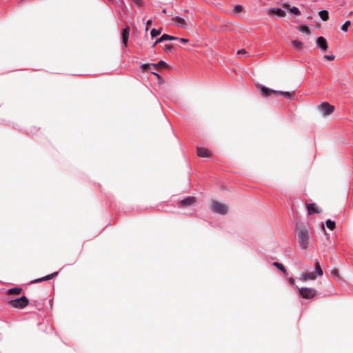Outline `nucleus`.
I'll use <instances>...</instances> for the list:
<instances>
[{
  "instance_id": "nucleus-5",
  "label": "nucleus",
  "mask_w": 353,
  "mask_h": 353,
  "mask_svg": "<svg viewBox=\"0 0 353 353\" xmlns=\"http://www.w3.org/2000/svg\"><path fill=\"white\" fill-rule=\"evenodd\" d=\"M300 295L304 299H312L315 296L316 292L314 288H301L299 289Z\"/></svg>"
},
{
  "instance_id": "nucleus-14",
  "label": "nucleus",
  "mask_w": 353,
  "mask_h": 353,
  "mask_svg": "<svg viewBox=\"0 0 353 353\" xmlns=\"http://www.w3.org/2000/svg\"><path fill=\"white\" fill-rule=\"evenodd\" d=\"M172 21H175L176 23H177L179 26H180L183 28L187 27V23H186L185 19L183 18H181L179 17H175L172 18Z\"/></svg>"
},
{
  "instance_id": "nucleus-13",
  "label": "nucleus",
  "mask_w": 353,
  "mask_h": 353,
  "mask_svg": "<svg viewBox=\"0 0 353 353\" xmlns=\"http://www.w3.org/2000/svg\"><path fill=\"white\" fill-rule=\"evenodd\" d=\"M307 211L309 214L313 213H320L321 211L318 209L315 203H310L307 205Z\"/></svg>"
},
{
  "instance_id": "nucleus-27",
  "label": "nucleus",
  "mask_w": 353,
  "mask_h": 353,
  "mask_svg": "<svg viewBox=\"0 0 353 353\" xmlns=\"http://www.w3.org/2000/svg\"><path fill=\"white\" fill-rule=\"evenodd\" d=\"M161 37H162L163 41H166V40H177L178 39L177 37H173V36H170V35H168L167 34H165L162 35Z\"/></svg>"
},
{
  "instance_id": "nucleus-29",
  "label": "nucleus",
  "mask_w": 353,
  "mask_h": 353,
  "mask_svg": "<svg viewBox=\"0 0 353 353\" xmlns=\"http://www.w3.org/2000/svg\"><path fill=\"white\" fill-rule=\"evenodd\" d=\"M351 23L350 21H345V23L342 26L341 30L343 31H347L349 26H350Z\"/></svg>"
},
{
  "instance_id": "nucleus-36",
  "label": "nucleus",
  "mask_w": 353,
  "mask_h": 353,
  "mask_svg": "<svg viewBox=\"0 0 353 353\" xmlns=\"http://www.w3.org/2000/svg\"><path fill=\"white\" fill-rule=\"evenodd\" d=\"M152 24V21L148 20L146 23L145 31H148L149 29V26Z\"/></svg>"
},
{
  "instance_id": "nucleus-39",
  "label": "nucleus",
  "mask_w": 353,
  "mask_h": 353,
  "mask_svg": "<svg viewBox=\"0 0 353 353\" xmlns=\"http://www.w3.org/2000/svg\"><path fill=\"white\" fill-rule=\"evenodd\" d=\"M289 282H290V284L294 285V284L295 281H294V279L293 278H290V279H289Z\"/></svg>"
},
{
  "instance_id": "nucleus-38",
  "label": "nucleus",
  "mask_w": 353,
  "mask_h": 353,
  "mask_svg": "<svg viewBox=\"0 0 353 353\" xmlns=\"http://www.w3.org/2000/svg\"><path fill=\"white\" fill-rule=\"evenodd\" d=\"M150 66V65L149 64H144L142 65V68L143 70H148V69H149Z\"/></svg>"
},
{
  "instance_id": "nucleus-6",
  "label": "nucleus",
  "mask_w": 353,
  "mask_h": 353,
  "mask_svg": "<svg viewBox=\"0 0 353 353\" xmlns=\"http://www.w3.org/2000/svg\"><path fill=\"white\" fill-rule=\"evenodd\" d=\"M319 108L325 116L331 114L334 110V107L327 102L321 103Z\"/></svg>"
},
{
  "instance_id": "nucleus-40",
  "label": "nucleus",
  "mask_w": 353,
  "mask_h": 353,
  "mask_svg": "<svg viewBox=\"0 0 353 353\" xmlns=\"http://www.w3.org/2000/svg\"><path fill=\"white\" fill-rule=\"evenodd\" d=\"M154 75H156L159 79L160 78V76L156 73V72H152Z\"/></svg>"
},
{
  "instance_id": "nucleus-2",
  "label": "nucleus",
  "mask_w": 353,
  "mask_h": 353,
  "mask_svg": "<svg viewBox=\"0 0 353 353\" xmlns=\"http://www.w3.org/2000/svg\"><path fill=\"white\" fill-rule=\"evenodd\" d=\"M257 87L260 90V92L263 97H268V96L270 95L271 94H279L286 98L290 99L293 96L292 92L276 91L274 90H272L268 88H266L263 85H259Z\"/></svg>"
},
{
  "instance_id": "nucleus-9",
  "label": "nucleus",
  "mask_w": 353,
  "mask_h": 353,
  "mask_svg": "<svg viewBox=\"0 0 353 353\" xmlns=\"http://www.w3.org/2000/svg\"><path fill=\"white\" fill-rule=\"evenodd\" d=\"M196 199L194 196H188L180 201V205L181 207H187L193 205L196 202Z\"/></svg>"
},
{
  "instance_id": "nucleus-23",
  "label": "nucleus",
  "mask_w": 353,
  "mask_h": 353,
  "mask_svg": "<svg viewBox=\"0 0 353 353\" xmlns=\"http://www.w3.org/2000/svg\"><path fill=\"white\" fill-rule=\"evenodd\" d=\"M273 265L279 269L281 271H282L283 273H286V269L283 266V264L279 263V262H274Z\"/></svg>"
},
{
  "instance_id": "nucleus-15",
  "label": "nucleus",
  "mask_w": 353,
  "mask_h": 353,
  "mask_svg": "<svg viewBox=\"0 0 353 353\" xmlns=\"http://www.w3.org/2000/svg\"><path fill=\"white\" fill-rule=\"evenodd\" d=\"M316 279V275L313 272H307L303 274L301 280L303 281H306L307 280H314Z\"/></svg>"
},
{
  "instance_id": "nucleus-34",
  "label": "nucleus",
  "mask_w": 353,
  "mask_h": 353,
  "mask_svg": "<svg viewBox=\"0 0 353 353\" xmlns=\"http://www.w3.org/2000/svg\"><path fill=\"white\" fill-rule=\"evenodd\" d=\"M247 53V51H245L244 49H241L237 51L238 54H245Z\"/></svg>"
},
{
  "instance_id": "nucleus-16",
  "label": "nucleus",
  "mask_w": 353,
  "mask_h": 353,
  "mask_svg": "<svg viewBox=\"0 0 353 353\" xmlns=\"http://www.w3.org/2000/svg\"><path fill=\"white\" fill-rule=\"evenodd\" d=\"M292 44V47L297 50H301L303 48V44L298 40H293Z\"/></svg>"
},
{
  "instance_id": "nucleus-33",
  "label": "nucleus",
  "mask_w": 353,
  "mask_h": 353,
  "mask_svg": "<svg viewBox=\"0 0 353 353\" xmlns=\"http://www.w3.org/2000/svg\"><path fill=\"white\" fill-rule=\"evenodd\" d=\"M162 41H163V40L162 37H161L160 38H159L156 40L155 43L153 45V47H155L158 43H159Z\"/></svg>"
},
{
  "instance_id": "nucleus-25",
  "label": "nucleus",
  "mask_w": 353,
  "mask_h": 353,
  "mask_svg": "<svg viewBox=\"0 0 353 353\" xmlns=\"http://www.w3.org/2000/svg\"><path fill=\"white\" fill-rule=\"evenodd\" d=\"M161 32V29H159V30H157L155 28H153L152 30H151V37L152 38H154L155 37L159 35Z\"/></svg>"
},
{
  "instance_id": "nucleus-41",
  "label": "nucleus",
  "mask_w": 353,
  "mask_h": 353,
  "mask_svg": "<svg viewBox=\"0 0 353 353\" xmlns=\"http://www.w3.org/2000/svg\"><path fill=\"white\" fill-rule=\"evenodd\" d=\"M163 13H166V10H165V9H164V10H163Z\"/></svg>"
},
{
  "instance_id": "nucleus-1",
  "label": "nucleus",
  "mask_w": 353,
  "mask_h": 353,
  "mask_svg": "<svg viewBox=\"0 0 353 353\" xmlns=\"http://www.w3.org/2000/svg\"><path fill=\"white\" fill-rule=\"evenodd\" d=\"M296 232L300 248L303 250L308 249L310 244V236L308 230L303 225H296Z\"/></svg>"
},
{
  "instance_id": "nucleus-30",
  "label": "nucleus",
  "mask_w": 353,
  "mask_h": 353,
  "mask_svg": "<svg viewBox=\"0 0 353 353\" xmlns=\"http://www.w3.org/2000/svg\"><path fill=\"white\" fill-rule=\"evenodd\" d=\"M132 1L137 7H141L143 5V0H130Z\"/></svg>"
},
{
  "instance_id": "nucleus-31",
  "label": "nucleus",
  "mask_w": 353,
  "mask_h": 353,
  "mask_svg": "<svg viewBox=\"0 0 353 353\" xmlns=\"http://www.w3.org/2000/svg\"><path fill=\"white\" fill-rule=\"evenodd\" d=\"M323 58H324L325 59L328 60V61H334V59H335V56H334V55H333V54H331V55H325V56L323 57Z\"/></svg>"
},
{
  "instance_id": "nucleus-28",
  "label": "nucleus",
  "mask_w": 353,
  "mask_h": 353,
  "mask_svg": "<svg viewBox=\"0 0 353 353\" xmlns=\"http://www.w3.org/2000/svg\"><path fill=\"white\" fill-rule=\"evenodd\" d=\"M243 8L241 5H236L234 8V11L236 13H240V12H243Z\"/></svg>"
},
{
  "instance_id": "nucleus-7",
  "label": "nucleus",
  "mask_w": 353,
  "mask_h": 353,
  "mask_svg": "<svg viewBox=\"0 0 353 353\" xmlns=\"http://www.w3.org/2000/svg\"><path fill=\"white\" fill-rule=\"evenodd\" d=\"M130 32V28L128 26H126L121 32V39L122 43L124 47L128 46V39Z\"/></svg>"
},
{
  "instance_id": "nucleus-12",
  "label": "nucleus",
  "mask_w": 353,
  "mask_h": 353,
  "mask_svg": "<svg viewBox=\"0 0 353 353\" xmlns=\"http://www.w3.org/2000/svg\"><path fill=\"white\" fill-rule=\"evenodd\" d=\"M197 155L200 157H210L211 152L206 148H197Z\"/></svg>"
},
{
  "instance_id": "nucleus-3",
  "label": "nucleus",
  "mask_w": 353,
  "mask_h": 353,
  "mask_svg": "<svg viewBox=\"0 0 353 353\" xmlns=\"http://www.w3.org/2000/svg\"><path fill=\"white\" fill-rule=\"evenodd\" d=\"M9 305L16 308H24L29 304V300L25 296L9 301Z\"/></svg>"
},
{
  "instance_id": "nucleus-4",
  "label": "nucleus",
  "mask_w": 353,
  "mask_h": 353,
  "mask_svg": "<svg viewBox=\"0 0 353 353\" xmlns=\"http://www.w3.org/2000/svg\"><path fill=\"white\" fill-rule=\"evenodd\" d=\"M211 210L221 214H225L228 211V208L226 205L214 201L212 203Z\"/></svg>"
},
{
  "instance_id": "nucleus-19",
  "label": "nucleus",
  "mask_w": 353,
  "mask_h": 353,
  "mask_svg": "<svg viewBox=\"0 0 353 353\" xmlns=\"http://www.w3.org/2000/svg\"><path fill=\"white\" fill-rule=\"evenodd\" d=\"M319 14L323 21H326L329 19V13L327 10H321L319 12Z\"/></svg>"
},
{
  "instance_id": "nucleus-18",
  "label": "nucleus",
  "mask_w": 353,
  "mask_h": 353,
  "mask_svg": "<svg viewBox=\"0 0 353 353\" xmlns=\"http://www.w3.org/2000/svg\"><path fill=\"white\" fill-rule=\"evenodd\" d=\"M23 292V289L22 288H12V289H10L8 292V294H16V295H19L20 294L21 292Z\"/></svg>"
},
{
  "instance_id": "nucleus-21",
  "label": "nucleus",
  "mask_w": 353,
  "mask_h": 353,
  "mask_svg": "<svg viewBox=\"0 0 353 353\" xmlns=\"http://www.w3.org/2000/svg\"><path fill=\"white\" fill-rule=\"evenodd\" d=\"M315 270H316V275H318V276L323 275V270L321 269V267L319 261H316V263H315Z\"/></svg>"
},
{
  "instance_id": "nucleus-37",
  "label": "nucleus",
  "mask_w": 353,
  "mask_h": 353,
  "mask_svg": "<svg viewBox=\"0 0 353 353\" xmlns=\"http://www.w3.org/2000/svg\"><path fill=\"white\" fill-rule=\"evenodd\" d=\"M177 40H179L180 41H181L183 43H188V39H185V38H178Z\"/></svg>"
},
{
  "instance_id": "nucleus-32",
  "label": "nucleus",
  "mask_w": 353,
  "mask_h": 353,
  "mask_svg": "<svg viewBox=\"0 0 353 353\" xmlns=\"http://www.w3.org/2000/svg\"><path fill=\"white\" fill-rule=\"evenodd\" d=\"M163 50L165 51H171L172 50V46L170 44H165L163 46Z\"/></svg>"
},
{
  "instance_id": "nucleus-20",
  "label": "nucleus",
  "mask_w": 353,
  "mask_h": 353,
  "mask_svg": "<svg viewBox=\"0 0 353 353\" xmlns=\"http://www.w3.org/2000/svg\"><path fill=\"white\" fill-rule=\"evenodd\" d=\"M296 29L298 30H299L300 32L305 33L307 34H310V30L309 28L306 26H297Z\"/></svg>"
},
{
  "instance_id": "nucleus-8",
  "label": "nucleus",
  "mask_w": 353,
  "mask_h": 353,
  "mask_svg": "<svg viewBox=\"0 0 353 353\" xmlns=\"http://www.w3.org/2000/svg\"><path fill=\"white\" fill-rule=\"evenodd\" d=\"M316 46L319 48L323 51H326L328 48V45L326 39L323 37H319L316 41Z\"/></svg>"
},
{
  "instance_id": "nucleus-35",
  "label": "nucleus",
  "mask_w": 353,
  "mask_h": 353,
  "mask_svg": "<svg viewBox=\"0 0 353 353\" xmlns=\"http://www.w3.org/2000/svg\"><path fill=\"white\" fill-rule=\"evenodd\" d=\"M283 8H284L285 9H287L289 11H290V9L291 8L290 4H288V3H283Z\"/></svg>"
},
{
  "instance_id": "nucleus-22",
  "label": "nucleus",
  "mask_w": 353,
  "mask_h": 353,
  "mask_svg": "<svg viewBox=\"0 0 353 353\" xmlns=\"http://www.w3.org/2000/svg\"><path fill=\"white\" fill-rule=\"evenodd\" d=\"M326 226L327 227V228H329L330 230H334L336 228V224H335V222L330 220V219H328L326 221Z\"/></svg>"
},
{
  "instance_id": "nucleus-10",
  "label": "nucleus",
  "mask_w": 353,
  "mask_h": 353,
  "mask_svg": "<svg viewBox=\"0 0 353 353\" xmlns=\"http://www.w3.org/2000/svg\"><path fill=\"white\" fill-rule=\"evenodd\" d=\"M58 274V272H55L52 274H48L46 276H43V277H41L39 279H37L35 280H33L31 281V283H39V282H43V281H48V280H50L53 278H54Z\"/></svg>"
},
{
  "instance_id": "nucleus-17",
  "label": "nucleus",
  "mask_w": 353,
  "mask_h": 353,
  "mask_svg": "<svg viewBox=\"0 0 353 353\" xmlns=\"http://www.w3.org/2000/svg\"><path fill=\"white\" fill-rule=\"evenodd\" d=\"M330 274L331 276L336 280H341V276H340V273H339V271L336 269V268H333L332 270H331L330 271Z\"/></svg>"
},
{
  "instance_id": "nucleus-11",
  "label": "nucleus",
  "mask_w": 353,
  "mask_h": 353,
  "mask_svg": "<svg viewBox=\"0 0 353 353\" xmlns=\"http://www.w3.org/2000/svg\"><path fill=\"white\" fill-rule=\"evenodd\" d=\"M268 14H270V15L276 14V15H277L279 17H284L286 15L285 12L280 8L270 9L268 10Z\"/></svg>"
},
{
  "instance_id": "nucleus-26",
  "label": "nucleus",
  "mask_w": 353,
  "mask_h": 353,
  "mask_svg": "<svg viewBox=\"0 0 353 353\" xmlns=\"http://www.w3.org/2000/svg\"><path fill=\"white\" fill-rule=\"evenodd\" d=\"M290 12L294 14V15H300L301 14V12L300 10H299L298 8L294 6V7H292L290 9Z\"/></svg>"
},
{
  "instance_id": "nucleus-24",
  "label": "nucleus",
  "mask_w": 353,
  "mask_h": 353,
  "mask_svg": "<svg viewBox=\"0 0 353 353\" xmlns=\"http://www.w3.org/2000/svg\"><path fill=\"white\" fill-rule=\"evenodd\" d=\"M155 68H167L168 65L165 62L163 61H160L157 64H152V65Z\"/></svg>"
}]
</instances>
